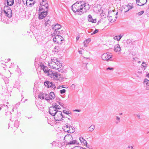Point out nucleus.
Wrapping results in <instances>:
<instances>
[{
    "mask_svg": "<svg viewBox=\"0 0 149 149\" xmlns=\"http://www.w3.org/2000/svg\"><path fill=\"white\" fill-rule=\"evenodd\" d=\"M116 119L118 120V121H116V124H118L120 121V118L118 116H116Z\"/></svg>",
    "mask_w": 149,
    "mask_h": 149,
    "instance_id": "nucleus-42",
    "label": "nucleus"
},
{
    "mask_svg": "<svg viewBox=\"0 0 149 149\" xmlns=\"http://www.w3.org/2000/svg\"><path fill=\"white\" fill-rule=\"evenodd\" d=\"M142 66L144 67H147L146 64L145 62H143L141 65Z\"/></svg>",
    "mask_w": 149,
    "mask_h": 149,
    "instance_id": "nucleus-45",
    "label": "nucleus"
},
{
    "mask_svg": "<svg viewBox=\"0 0 149 149\" xmlns=\"http://www.w3.org/2000/svg\"><path fill=\"white\" fill-rule=\"evenodd\" d=\"M17 7L18 6H17V4H16V3L15 4L14 6V8H13V9H14V10L16 11H17Z\"/></svg>",
    "mask_w": 149,
    "mask_h": 149,
    "instance_id": "nucleus-40",
    "label": "nucleus"
},
{
    "mask_svg": "<svg viewBox=\"0 0 149 149\" xmlns=\"http://www.w3.org/2000/svg\"><path fill=\"white\" fill-rule=\"evenodd\" d=\"M82 5H83L82 6V9L83 14L84 13L86 12L89 9L90 7L88 4L86 3H85L84 2V3L82 4Z\"/></svg>",
    "mask_w": 149,
    "mask_h": 149,
    "instance_id": "nucleus-11",
    "label": "nucleus"
},
{
    "mask_svg": "<svg viewBox=\"0 0 149 149\" xmlns=\"http://www.w3.org/2000/svg\"><path fill=\"white\" fill-rule=\"evenodd\" d=\"M48 97L49 98V101L50 100H52V99H54L55 97V94L53 92H51L49 95H48Z\"/></svg>",
    "mask_w": 149,
    "mask_h": 149,
    "instance_id": "nucleus-14",
    "label": "nucleus"
},
{
    "mask_svg": "<svg viewBox=\"0 0 149 149\" xmlns=\"http://www.w3.org/2000/svg\"><path fill=\"white\" fill-rule=\"evenodd\" d=\"M80 38V36L79 37V36H77V37H76V40L77 41Z\"/></svg>",
    "mask_w": 149,
    "mask_h": 149,
    "instance_id": "nucleus-63",
    "label": "nucleus"
},
{
    "mask_svg": "<svg viewBox=\"0 0 149 149\" xmlns=\"http://www.w3.org/2000/svg\"><path fill=\"white\" fill-rule=\"evenodd\" d=\"M53 82H50L48 81H46L44 82L45 86L48 88L52 87L53 85Z\"/></svg>",
    "mask_w": 149,
    "mask_h": 149,
    "instance_id": "nucleus-13",
    "label": "nucleus"
},
{
    "mask_svg": "<svg viewBox=\"0 0 149 149\" xmlns=\"http://www.w3.org/2000/svg\"><path fill=\"white\" fill-rule=\"evenodd\" d=\"M111 16H109V20H110V22L112 21L113 20V19H111Z\"/></svg>",
    "mask_w": 149,
    "mask_h": 149,
    "instance_id": "nucleus-59",
    "label": "nucleus"
},
{
    "mask_svg": "<svg viewBox=\"0 0 149 149\" xmlns=\"http://www.w3.org/2000/svg\"><path fill=\"white\" fill-rule=\"evenodd\" d=\"M59 104L61 106V107H63V105H64V104L61 102H58Z\"/></svg>",
    "mask_w": 149,
    "mask_h": 149,
    "instance_id": "nucleus-57",
    "label": "nucleus"
},
{
    "mask_svg": "<svg viewBox=\"0 0 149 149\" xmlns=\"http://www.w3.org/2000/svg\"><path fill=\"white\" fill-rule=\"evenodd\" d=\"M56 76H57L58 79V77H61V74L58 72H56Z\"/></svg>",
    "mask_w": 149,
    "mask_h": 149,
    "instance_id": "nucleus-48",
    "label": "nucleus"
},
{
    "mask_svg": "<svg viewBox=\"0 0 149 149\" xmlns=\"http://www.w3.org/2000/svg\"><path fill=\"white\" fill-rule=\"evenodd\" d=\"M119 37H120V38L119 39H118L117 40L118 41H119V40H120V39H121V38L122 37V36H121V35H119Z\"/></svg>",
    "mask_w": 149,
    "mask_h": 149,
    "instance_id": "nucleus-61",
    "label": "nucleus"
},
{
    "mask_svg": "<svg viewBox=\"0 0 149 149\" xmlns=\"http://www.w3.org/2000/svg\"><path fill=\"white\" fill-rule=\"evenodd\" d=\"M63 79L64 78L63 77H59L58 79H57L56 80H58L60 82H61L63 81Z\"/></svg>",
    "mask_w": 149,
    "mask_h": 149,
    "instance_id": "nucleus-35",
    "label": "nucleus"
},
{
    "mask_svg": "<svg viewBox=\"0 0 149 149\" xmlns=\"http://www.w3.org/2000/svg\"><path fill=\"white\" fill-rule=\"evenodd\" d=\"M132 8V6H130L129 4H128L127 5H125L124 6V9H125L126 8H127V10H125V12H126L129 11Z\"/></svg>",
    "mask_w": 149,
    "mask_h": 149,
    "instance_id": "nucleus-22",
    "label": "nucleus"
},
{
    "mask_svg": "<svg viewBox=\"0 0 149 149\" xmlns=\"http://www.w3.org/2000/svg\"><path fill=\"white\" fill-rule=\"evenodd\" d=\"M143 84L149 86V80L146 78L143 81Z\"/></svg>",
    "mask_w": 149,
    "mask_h": 149,
    "instance_id": "nucleus-29",
    "label": "nucleus"
},
{
    "mask_svg": "<svg viewBox=\"0 0 149 149\" xmlns=\"http://www.w3.org/2000/svg\"><path fill=\"white\" fill-rule=\"evenodd\" d=\"M114 70L113 68H111V67H109L107 68V70Z\"/></svg>",
    "mask_w": 149,
    "mask_h": 149,
    "instance_id": "nucleus-52",
    "label": "nucleus"
},
{
    "mask_svg": "<svg viewBox=\"0 0 149 149\" xmlns=\"http://www.w3.org/2000/svg\"><path fill=\"white\" fill-rule=\"evenodd\" d=\"M53 85H52V87L51 88H53L54 90H55V89L56 88V86H55V84L54 83H53Z\"/></svg>",
    "mask_w": 149,
    "mask_h": 149,
    "instance_id": "nucleus-54",
    "label": "nucleus"
},
{
    "mask_svg": "<svg viewBox=\"0 0 149 149\" xmlns=\"http://www.w3.org/2000/svg\"><path fill=\"white\" fill-rule=\"evenodd\" d=\"M38 13V18L40 19H42L44 18L47 15L48 11H46L43 10H39Z\"/></svg>",
    "mask_w": 149,
    "mask_h": 149,
    "instance_id": "nucleus-5",
    "label": "nucleus"
},
{
    "mask_svg": "<svg viewBox=\"0 0 149 149\" xmlns=\"http://www.w3.org/2000/svg\"><path fill=\"white\" fill-rule=\"evenodd\" d=\"M75 131L74 128V127L71 126L69 130H67V132L69 133H72Z\"/></svg>",
    "mask_w": 149,
    "mask_h": 149,
    "instance_id": "nucleus-20",
    "label": "nucleus"
},
{
    "mask_svg": "<svg viewBox=\"0 0 149 149\" xmlns=\"http://www.w3.org/2000/svg\"><path fill=\"white\" fill-rule=\"evenodd\" d=\"M60 92L61 94H62L65 93L66 90L64 89H63L62 90H60Z\"/></svg>",
    "mask_w": 149,
    "mask_h": 149,
    "instance_id": "nucleus-37",
    "label": "nucleus"
},
{
    "mask_svg": "<svg viewBox=\"0 0 149 149\" xmlns=\"http://www.w3.org/2000/svg\"><path fill=\"white\" fill-rule=\"evenodd\" d=\"M85 41H86V42L88 44L91 41V38H88Z\"/></svg>",
    "mask_w": 149,
    "mask_h": 149,
    "instance_id": "nucleus-47",
    "label": "nucleus"
},
{
    "mask_svg": "<svg viewBox=\"0 0 149 149\" xmlns=\"http://www.w3.org/2000/svg\"><path fill=\"white\" fill-rule=\"evenodd\" d=\"M67 137L68 138V139L70 138V139H71L72 140L73 139V137L72 136L69 134H68L67 135H66L65 136V137L64 138Z\"/></svg>",
    "mask_w": 149,
    "mask_h": 149,
    "instance_id": "nucleus-33",
    "label": "nucleus"
},
{
    "mask_svg": "<svg viewBox=\"0 0 149 149\" xmlns=\"http://www.w3.org/2000/svg\"><path fill=\"white\" fill-rule=\"evenodd\" d=\"M141 3L138 4L137 5L139 6H143L147 2V0H140Z\"/></svg>",
    "mask_w": 149,
    "mask_h": 149,
    "instance_id": "nucleus-25",
    "label": "nucleus"
},
{
    "mask_svg": "<svg viewBox=\"0 0 149 149\" xmlns=\"http://www.w3.org/2000/svg\"><path fill=\"white\" fill-rule=\"evenodd\" d=\"M98 30L97 29H95V31L93 32V33H91V34H94L96 33H97L98 32Z\"/></svg>",
    "mask_w": 149,
    "mask_h": 149,
    "instance_id": "nucleus-46",
    "label": "nucleus"
},
{
    "mask_svg": "<svg viewBox=\"0 0 149 149\" xmlns=\"http://www.w3.org/2000/svg\"><path fill=\"white\" fill-rule=\"evenodd\" d=\"M53 41L55 43H57V40L56 38V36L53 39Z\"/></svg>",
    "mask_w": 149,
    "mask_h": 149,
    "instance_id": "nucleus-49",
    "label": "nucleus"
},
{
    "mask_svg": "<svg viewBox=\"0 0 149 149\" xmlns=\"http://www.w3.org/2000/svg\"><path fill=\"white\" fill-rule=\"evenodd\" d=\"M126 43L128 44H132V40H127L126 41Z\"/></svg>",
    "mask_w": 149,
    "mask_h": 149,
    "instance_id": "nucleus-36",
    "label": "nucleus"
},
{
    "mask_svg": "<svg viewBox=\"0 0 149 149\" xmlns=\"http://www.w3.org/2000/svg\"><path fill=\"white\" fill-rule=\"evenodd\" d=\"M61 27V26L60 24H54L53 25H52V29L55 31L56 30H59L60 29Z\"/></svg>",
    "mask_w": 149,
    "mask_h": 149,
    "instance_id": "nucleus-12",
    "label": "nucleus"
},
{
    "mask_svg": "<svg viewBox=\"0 0 149 149\" xmlns=\"http://www.w3.org/2000/svg\"><path fill=\"white\" fill-rule=\"evenodd\" d=\"M88 19L89 22H91L95 23L96 22V19H93L92 16L90 15H88Z\"/></svg>",
    "mask_w": 149,
    "mask_h": 149,
    "instance_id": "nucleus-16",
    "label": "nucleus"
},
{
    "mask_svg": "<svg viewBox=\"0 0 149 149\" xmlns=\"http://www.w3.org/2000/svg\"><path fill=\"white\" fill-rule=\"evenodd\" d=\"M56 39L57 40V43L58 44L61 45L62 44V42H61L63 41V39H61V38H63V37L61 36H59V35H57L56 36Z\"/></svg>",
    "mask_w": 149,
    "mask_h": 149,
    "instance_id": "nucleus-17",
    "label": "nucleus"
},
{
    "mask_svg": "<svg viewBox=\"0 0 149 149\" xmlns=\"http://www.w3.org/2000/svg\"><path fill=\"white\" fill-rule=\"evenodd\" d=\"M63 112L68 115H69V114H72L71 112H70V111L68 109V110H66L65 109L63 110Z\"/></svg>",
    "mask_w": 149,
    "mask_h": 149,
    "instance_id": "nucleus-27",
    "label": "nucleus"
},
{
    "mask_svg": "<svg viewBox=\"0 0 149 149\" xmlns=\"http://www.w3.org/2000/svg\"><path fill=\"white\" fill-rule=\"evenodd\" d=\"M95 128V127L94 125H92L88 128L89 131L92 132L93 131Z\"/></svg>",
    "mask_w": 149,
    "mask_h": 149,
    "instance_id": "nucleus-32",
    "label": "nucleus"
},
{
    "mask_svg": "<svg viewBox=\"0 0 149 149\" xmlns=\"http://www.w3.org/2000/svg\"><path fill=\"white\" fill-rule=\"evenodd\" d=\"M50 77L54 79H57V76H56V72H54L52 76H50Z\"/></svg>",
    "mask_w": 149,
    "mask_h": 149,
    "instance_id": "nucleus-23",
    "label": "nucleus"
},
{
    "mask_svg": "<svg viewBox=\"0 0 149 149\" xmlns=\"http://www.w3.org/2000/svg\"><path fill=\"white\" fill-rule=\"evenodd\" d=\"M49 21L48 20L47 22H45V26H49L50 25V24L48 22H49Z\"/></svg>",
    "mask_w": 149,
    "mask_h": 149,
    "instance_id": "nucleus-51",
    "label": "nucleus"
},
{
    "mask_svg": "<svg viewBox=\"0 0 149 149\" xmlns=\"http://www.w3.org/2000/svg\"><path fill=\"white\" fill-rule=\"evenodd\" d=\"M83 44H84V47H87L88 46V44L86 42V41H84L83 42Z\"/></svg>",
    "mask_w": 149,
    "mask_h": 149,
    "instance_id": "nucleus-53",
    "label": "nucleus"
},
{
    "mask_svg": "<svg viewBox=\"0 0 149 149\" xmlns=\"http://www.w3.org/2000/svg\"><path fill=\"white\" fill-rule=\"evenodd\" d=\"M54 51L57 52H58L61 50L60 47H59L57 46H55L54 48Z\"/></svg>",
    "mask_w": 149,
    "mask_h": 149,
    "instance_id": "nucleus-30",
    "label": "nucleus"
},
{
    "mask_svg": "<svg viewBox=\"0 0 149 149\" xmlns=\"http://www.w3.org/2000/svg\"><path fill=\"white\" fill-rule=\"evenodd\" d=\"M114 50L115 52H117L120 51V47L118 44H117L114 46Z\"/></svg>",
    "mask_w": 149,
    "mask_h": 149,
    "instance_id": "nucleus-15",
    "label": "nucleus"
},
{
    "mask_svg": "<svg viewBox=\"0 0 149 149\" xmlns=\"http://www.w3.org/2000/svg\"><path fill=\"white\" fill-rule=\"evenodd\" d=\"M48 4L47 2H42L40 3V4L44 5H45V4Z\"/></svg>",
    "mask_w": 149,
    "mask_h": 149,
    "instance_id": "nucleus-55",
    "label": "nucleus"
},
{
    "mask_svg": "<svg viewBox=\"0 0 149 149\" xmlns=\"http://www.w3.org/2000/svg\"><path fill=\"white\" fill-rule=\"evenodd\" d=\"M65 117L63 116L61 111H58L55 116L54 118L56 121H61L63 120V118H65Z\"/></svg>",
    "mask_w": 149,
    "mask_h": 149,
    "instance_id": "nucleus-3",
    "label": "nucleus"
},
{
    "mask_svg": "<svg viewBox=\"0 0 149 149\" xmlns=\"http://www.w3.org/2000/svg\"><path fill=\"white\" fill-rule=\"evenodd\" d=\"M133 149V147L132 146H129L127 148V149Z\"/></svg>",
    "mask_w": 149,
    "mask_h": 149,
    "instance_id": "nucleus-58",
    "label": "nucleus"
},
{
    "mask_svg": "<svg viewBox=\"0 0 149 149\" xmlns=\"http://www.w3.org/2000/svg\"><path fill=\"white\" fill-rule=\"evenodd\" d=\"M71 125H70V124H69L68 123H66V124H65V127H66V129H69Z\"/></svg>",
    "mask_w": 149,
    "mask_h": 149,
    "instance_id": "nucleus-38",
    "label": "nucleus"
},
{
    "mask_svg": "<svg viewBox=\"0 0 149 149\" xmlns=\"http://www.w3.org/2000/svg\"><path fill=\"white\" fill-rule=\"evenodd\" d=\"M64 32V31L63 30L59 31V30H56V29H55L53 32L51 33V35L52 36H56L57 35H59V36H61V35L63 34Z\"/></svg>",
    "mask_w": 149,
    "mask_h": 149,
    "instance_id": "nucleus-8",
    "label": "nucleus"
},
{
    "mask_svg": "<svg viewBox=\"0 0 149 149\" xmlns=\"http://www.w3.org/2000/svg\"><path fill=\"white\" fill-rule=\"evenodd\" d=\"M38 97L42 100L45 99L48 102H49V98L48 97V94L45 93L41 92L38 95Z\"/></svg>",
    "mask_w": 149,
    "mask_h": 149,
    "instance_id": "nucleus-6",
    "label": "nucleus"
},
{
    "mask_svg": "<svg viewBox=\"0 0 149 149\" xmlns=\"http://www.w3.org/2000/svg\"><path fill=\"white\" fill-rule=\"evenodd\" d=\"M54 72V71L52 70H51L50 69H49V70L48 71V72L47 74V75L49 76L50 77V76H52V75L53 74V73Z\"/></svg>",
    "mask_w": 149,
    "mask_h": 149,
    "instance_id": "nucleus-26",
    "label": "nucleus"
},
{
    "mask_svg": "<svg viewBox=\"0 0 149 149\" xmlns=\"http://www.w3.org/2000/svg\"><path fill=\"white\" fill-rule=\"evenodd\" d=\"M14 3V0H5L3 3L6 6H12Z\"/></svg>",
    "mask_w": 149,
    "mask_h": 149,
    "instance_id": "nucleus-10",
    "label": "nucleus"
},
{
    "mask_svg": "<svg viewBox=\"0 0 149 149\" xmlns=\"http://www.w3.org/2000/svg\"><path fill=\"white\" fill-rule=\"evenodd\" d=\"M39 10H44L46 11H48V4H45V5L40 4Z\"/></svg>",
    "mask_w": 149,
    "mask_h": 149,
    "instance_id": "nucleus-9",
    "label": "nucleus"
},
{
    "mask_svg": "<svg viewBox=\"0 0 149 149\" xmlns=\"http://www.w3.org/2000/svg\"><path fill=\"white\" fill-rule=\"evenodd\" d=\"M55 63L56 65H57V66L59 65V67L60 65L61 66L62 64L60 63L58 61H57Z\"/></svg>",
    "mask_w": 149,
    "mask_h": 149,
    "instance_id": "nucleus-39",
    "label": "nucleus"
},
{
    "mask_svg": "<svg viewBox=\"0 0 149 149\" xmlns=\"http://www.w3.org/2000/svg\"><path fill=\"white\" fill-rule=\"evenodd\" d=\"M140 1H141L140 0H136V3L138 4V3H140L141 2H140Z\"/></svg>",
    "mask_w": 149,
    "mask_h": 149,
    "instance_id": "nucleus-62",
    "label": "nucleus"
},
{
    "mask_svg": "<svg viewBox=\"0 0 149 149\" xmlns=\"http://www.w3.org/2000/svg\"><path fill=\"white\" fill-rule=\"evenodd\" d=\"M79 140L81 141V143H83L84 145H86V147H87V141L85 140L83 137H80L79 138Z\"/></svg>",
    "mask_w": 149,
    "mask_h": 149,
    "instance_id": "nucleus-19",
    "label": "nucleus"
},
{
    "mask_svg": "<svg viewBox=\"0 0 149 149\" xmlns=\"http://www.w3.org/2000/svg\"><path fill=\"white\" fill-rule=\"evenodd\" d=\"M52 107H53L54 108V109L56 110L60 109H61V108L60 106L56 103H53L52 104Z\"/></svg>",
    "mask_w": 149,
    "mask_h": 149,
    "instance_id": "nucleus-21",
    "label": "nucleus"
},
{
    "mask_svg": "<svg viewBox=\"0 0 149 149\" xmlns=\"http://www.w3.org/2000/svg\"><path fill=\"white\" fill-rule=\"evenodd\" d=\"M19 125V122L17 120H15L14 124V126L17 128L18 127Z\"/></svg>",
    "mask_w": 149,
    "mask_h": 149,
    "instance_id": "nucleus-31",
    "label": "nucleus"
},
{
    "mask_svg": "<svg viewBox=\"0 0 149 149\" xmlns=\"http://www.w3.org/2000/svg\"><path fill=\"white\" fill-rule=\"evenodd\" d=\"M68 88V87H67V86H66L65 87H64L63 86H59L58 87H57V89H59L60 88Z\"/></svg>",
    "mask_w": 149,
    "mask_h": 149,
    "instance_id": "nucleus-44",
    "label": "nucleus"
},
{
    "mask_svg": "<svg viewBox=\"0 0 149 149\" xmlns=\"http://www.w3.org/2000/svg\"><path fill=\"white\" fill-rule=\"evenodd\" d=\"M112 54L111 53H106L103 54L101 56L102 60L107 61H111L112 58Z\"/></svg>",
    "mask_w": 149,
    "mask_h": 149,
    "instance_id": "nucleus-4",
    "label": "nucleus"
},
{
    "mask_svg": "<svg viewBox=\"0 0 149 149\" xmlns=\"http://www.w3.org/2000/svg\"><path fill=\"white\" fill-rule=\"evenodd\" d=\"M137 116H138V118L139 119H140V114L138 113L136 115Z\"/></svg>",
    "mask_w": 149,
    "mask_h": 149,
    "instance_id": "nucleus-64",
    "label": "nucleus"
},
{
    "mask_svg": "<svg viewBox=\"0 0 149 149\" xmlns=\"http://www.w3.org/2000/svg\"><path fill=\"white\" fill-rule=\"evenodd\" d=\"M42 70H43L44 71V72L45 74H47H47L48 72V71L49 70V69L46 66L45 68H43L42 69Z\"/></svg>",
    "mask_w": 149,
    "mask_h": 149,
    "instance_id": "nucleus-24",
    "label": "nucleus"
},
{
    "mask_svg": "<svg viewBox=\"0 0 149 149\" xmlns=\"http://www.w3.org/2000/svg\"><path fill=\"white\" fill-rule=\"evenodd\" d=\"M40 67L41 69H42L43 68H45L46 66L44 65L43 63H41L40 64Z\"/></svg>",
    "mask_w": 149,
    "mask_h": 149,
    "instance_id": "nucleus-41",
    "label": "nucleus"
},
{
    "mask_svg": "<svg viewBox=\"0 0 149 149\" xmlns=\"http://www.w3.org/2000/svg\"><path fill=\"white\" fill-rule=\"evenodd\" d=\"M67 144L68 145L78 144V142L77 140H74L68 142Z\"/></svg>",
    "mask_w": 149,
    "mask_h": 149,
    "instance_id": "nucleus-18",
    "label": "nucleus"
},
{
    "mask_svg": "<svg viewBox=\"0 0 149 149\" xmlns=\"http://www.w3.org/2000/svg\"><path fill=\"white\" fill-rule=\"evenodd\" d=\"M0 107H1V108H3V107H5V105L4 104H0Z\"/></svg>",
    "mask_w": 149,
    "mask_h": 149,
    "instance_id": "nucleus-56",
    "label": "nucleus"
},
{
    "mask_svg": "<svg viewBox=\"0 0 149 149\" xmlns=\"http://www.w3.org/2000/svg\"><path fill=\"white\" fill-rule=\"evenodd\" d=\"M57 61H58L57 60V58L56 57H53L52 58H51V62H50V63H49V64H51L50 62H53L55 63Z\"/></svg>",
    "mask_w": 149,
    "mask_h": 149,
    "instance_id": "nucleus-28",
    "label": "nucleus"
},
{
    "mask_svg": "<svg viewBox=\"0 0 149 149\" xmlns=\"http://www.w3.org/2000/svg\"><path fill=\"white\" fill-rule=\"evenodd\" d=\"M82 149V147L80 146H75L72 148V149Z\"/></svg>",
    "mask_w": 149,
    "mask_h": 149,
    "instance_id": "nucleus-43",
    "label": "nucleus"
},
{
    "mask_svg": "<svg viewBox=\"0 0 149 149\" xmlns=\"http://www.w3.org/2000/svg\"><path fill=\"white\" fill-rule=\"evenodd\" d=\"M144 12V10H142L141 11L136 13V15H138V16H140Z\"/></svg>",
    "mask_w": 149,
    "mask_h": 149,
    "instance_id": "nucleus-34",
    "label": "nucleus"
},
{
    "mask_svg": "<svg viewBox=\"0 0 149 149\" xmlns=\"http://www.w3.org/2000/svg\"><path fill=\"white\" fill-rule=\"evenodd\" d=\"M58 111V110L56 109L53 107H50L49 108V112L50 114L54 116Z\"/></svg>",
    "mask_w": 149,
    "mask_h": 149,
    "instance_id": "nucleus-7",
    "label": "nucleus"
},
{
    "mask_svg": "<svg viewBox=\"0 0 149 149\" xmlns=\"http://www.w3.org/2000/svg\"><path fill=\"white\" fill-rule=\"evenodd\" d=\"M3 13L8 18H10L12 16V10L11 8L8 6H4Z\"/></svg>",
    "mask_w": 149,
    "mask_h": 149,
    "instance_id": "nucleus-2",
    "label": "nucleus"
},
{
    "mask_svg": "<svg viewBox=\"0 0 149 149\" xmlns=\"http://www.w3.org/2000/svg\"><path fill=\"white\" fill-rule=\"evenodd\" d=\"M74 111H77V112H80L81 111V110L79 109H75L73 110Z\"/></svg>",
    "mask_w": 149,
    "mask_h": 149,
    "instance_id": "nucleus-60",
    "label": "nucleus"
},
{
    "mask_svg": "<svg viewBox=\"0 0 149 149\" xmlns=\"http://www.w3.org/2000/svg\"><path fill=\"white\" fill-rule=\"evenodd\" d=\"M16 4H20L21 3V0H17V1H16Z\"/></svg>",
    "mask_w": 149,
    "mask_h": 149,
    "instance_id": "nucleus-50",
    "label": "nucleus"
},
{
    "mask_svg": "<svg viewBox=\"0 0 149 149\" xmlns=\"http://www.w3.org/2000/svg\"><path fill=\"white\" fill-rule=\"evenodd\" d=\"M84 3V1H77L73 4L71 6L72 9L74 13H77L78 15H81L83 14L82 4Z\"/></svg>",
    "mask_w": 149,
    "mask_h": 149,
    "instance_id": "nucleus-1",
    "label": "nucleus"
}]
</instances>
